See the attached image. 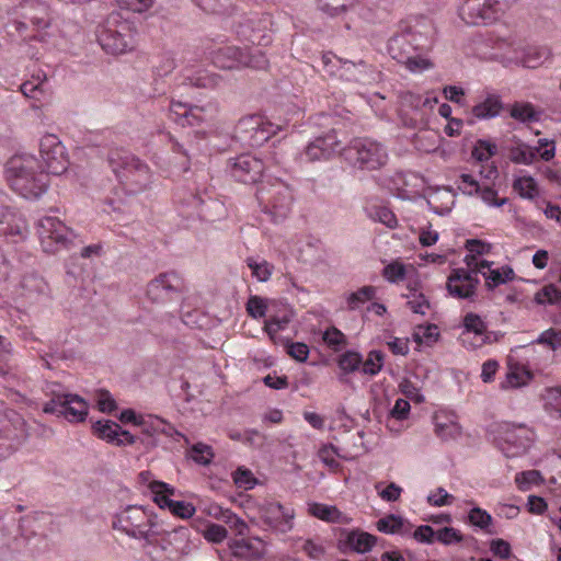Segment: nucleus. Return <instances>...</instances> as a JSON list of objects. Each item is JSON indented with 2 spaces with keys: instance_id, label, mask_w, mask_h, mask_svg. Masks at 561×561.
<instances>
[{
  "instance_id": "1",
  "label": "nucleus",
  "mask_w": 561,
  "mask_h": 561,
  "mask_svg": "<svg viewBox=\"0 0 561 561\" xmlns=\"http://www.w3.org/2000/svg\"><path fill=\"white\" fill-rule=\"evenodd\" d=\"M433 35V23L427 19H421L389 39V54L412 72L430 69L433 65L422 51L431 46Z\"/></svg>"
},
{
  "instance_id": "2",
  "label": "nucleus",
  "mask_w": 561,
  "mask_h": 561,
  "mask_svg": "<svg viewBox=\"0 0 561 561\" xmlns=\"http://www.w3.org/2000/svg\"><path fill=\"white\" fill-rule=\"evenodd\" d=\"M5 175L12 190L24 198H37L48 187V174L32 154L13 156L7 162Z\"/></svg>"
},
{
  "instance_id": "3",
  "label": "nucleus",
  "mask_w": 561,
  "mask_h": 561,
  "mask_svg": "<svg viewBox=\"0 0 561 561\" xmlns=\"http://www.w3.org/2000/svg\"><path fill=\"white\" fill-rule=\"evenodd\" d=\"M108 163L122 187L128 194L144 192L151 183V173L147 164L123 149L111 150Z\"/></svg>"
},
{
  "instance_id": "4",
  "label": "nucleus",
  "mask_w": 561,
  "mask_h": 561,
  "mask_svg": "<svg viewBox=\"0 0 561 561\" xmlns=\"http://www.w3.org/2000/svg\"><path fill=\"white\" fill-rule=\"evenodd\" d=\"M113 528L128 537L152 543L153 535L158 534L157 517L142 506L130 505L117 514L112 523Z\"/></svg>"
},
{
  "instance_id": "5",
  "label": "nucleus",
  "mask_w": 561,
  "mask_h": 561,
  "mask_svg": "<svg viewBox=\"0 0 561 561\" xmlns=\"http://www.w3.org/2000/svg\"><path fill=\"white\" fill-rule=\"evenodd\" d=\"M98 42L101 47L112 55L131 50L135 44L133 25L122 20L118 13H112L98 28Z\"/></svg>"
},
{
  "instance_id": "6",
  "label": "nucleus",
  "mask_w": 561,
  "mask_h": 561,
  "mask_svg": "<svg viewBox=\"0 0 561 561\" xmlns=\"http://www.w3.org/2000/svg\"><path fill=\"white\" fill-rule=\"evenodd\" d=\"M256 198L273 222L283 221L288 217L293 206V193L289 186L282 182L263 183L256 191Z\"/></svg>"
},
{
  "instance_id": "7",
  "label": "nucleus",
  "mask_w": 561,
  "mask_h": 561,
  "mask_svg": "<svg viewBox=\"0 0 561 561\" xmlns=\"http://www.w3.org/2000/svg\"><path fill=\"white\" fill-rule=\"evenodd\" d=\"M343 157L355 167L376 170L386 164L388 153L381 144L369 138H357L343 148Z\"/></svg>"
},
{
  "instance_id": "8",
  "label": "nucleus",
  "mask_w": 561,
  "mask_h": 561,
  "mask_svg": "<svg viewBox=\"0 0 561 561\" xmlns=\"http://www.w3.org/2000/svg\"><path fill=\"white\" fill-rule=\"evenodd\" d=\"M534 439V432L525 424L501 423L495 443L506 457H517L526 453Z\"/></svg>"
},
{
  "instance_id": "9",
  "label": "nucleus",
  "mask_w": 561,
  "mask_h": 561,
  "mask_svg": "<svg viewBox=\"0 0 561 561\" xmlns=\"http://www.w3.org/2000/svg\"><path fill=\"white\" fill-rule=\"evenodd\" d=\"M506 8L504 0H466L459 15L467 24L486 25L496 21Z\"/></svg>"
},
{
  "instance_id": "10",
  "label": "nucleus",
  "mask_w": 561,
  "mask_h": 561,
  "mask_svg": "<svg viewBox=\"0 0 561 561\" xmlns=\"http://www.w3.org/2000/svg\"><path fill=\"white\" fill-rule=\"evenodd\" d=\"M275 134L272 123L260 115H250L241 118L236 128L234 137L244 146L259 147Z\"/></svg>"
},
{
  "instance_id": "11",
  "label": "nucleus",
  "mask_w": 561,
  "mask_h": 561,
  "mask_svg": "<svg viewBox=\"0 0 561 561\" xmlns=\"http://www.w3.org/2000/svg\"><path fill=\"white\" fill-rule=\"evenodd\" d=\"M183 279L174 272L161 273L147 285V297L152 304L165 305L180 297Z\"/></svg>"
},
{
  "instance_id": "12",
  "label": "nucleus",
  "mask_w": 561,
  "mask_h": 561,
  "mask_svg": "<svg viewBox=\"0 0 561 561\" xmlns=\"http://www.w3.org/2000/svg\"><path fill=\"white\" fill-rule=\"evenodd\" d=\"M37 233L45 252H56L68 248L73 232L56 217L46 216L37 224Z\"/></svg>"
},
{
  "instance_id": "13",
  "label": "nucleus",
  "mask_w": 561,
  "mask_h": 561,
  "mask_svg": "<svg viewBox=\"0 0 561 561\" xmlns=\"http://www.w3.org/2000/svg\"><path fill=\"white\" fill-rule=\"evenodd\" d=\"M39 153L46 173L59 175L67 169L65 147L53 134L45 135L39 142Z\"/></svg>"
},
{
  "instance_id": "14",
  "label": "nucleus",
  "mask_w": 561,
  "mask_h": 561,
  "mask_svg": "<svg viewBox=\"0 0 561 561\" xmlns=\"http://www.w3.org/2000/svg\"><path fill=\"white\" fill-rule=\"evenodd\" d=\"M179 202L188 209L190 216L196 215L205 221H215L225 211L224 205L217 199L211 197L204 198L193 192H183L179 195Z\"/></svg>"
},
{
  "instance_id": "15",
  "label": "nucleus",
  "mask_w": 561,
  "mask_h": 561,
  "mask_svg": "<svg viewBox=\"0 0 561 561\" xmlns=\"http://www.w3.org/2000/svg\"><path fill=\"white\" fill-rule=\"evenodd\" d=\"M259 516L270 529L286 534L294 527L295 513L279 502H265L257 507Z\"/></svg>"
},
{
  "instance_id": "16",
  "label": "nucleus",
  "mask_w": 561,
  "mask_h": 561,
  "mask_svg": "<svg viewBox=\"0 0 561 561\" xmlns=\"http://www.w3.org/2000/svg\"><path fill=\"white\" fill-rule=\"evenodd\" d=\"M264 168V161L250 153H243L229 160L231 175L244 184L255 183L261 178Z\"/></svg>"
},
{
  "instance_id": "17",
  "label": "nucleus",
  "mask_w": 561,
  "mask_h": 561,
  "mask_svg": "<svg viewBox=\"0 0 561 561\" xmlns=\"http://www.w3.org/2000/svg\"><path fill=\"white\" fill-rule=\"evenodd\" d=\"M27 436L26 422L16 412H12L9 417L2 420L0 426V443H4V455L14 450Z\"/></svg>"
},
{
  "instance_id": "18",
  "label": "nucleus",
  "mask_w": 561,
  "mask_h": 561,
  "mask_svg": "<svg viewBox=\"0 0 561 561\" xmlns=\"http://www.w3.org/2000/svg\"><path fill=\"white\" fill-rule=\"evenodd\" d=\"M188 539L190 529L187 527L180 526L167 530L158 524V534L153 535L152 543H144L142 547H154L164 552H172L179 551L182 545L187 543Z\"/></svg>"
},
{
  "instance_id": "19",
  "label": "nucleus",
  "mask_w": 561,
  "mask_h": 561,
  "mask_svg": "<svg viewBox=\"0 0 561 561\" xmlns=\"http://www.w3.org/2000/svg\"><path fill=\"white\" fill-rule=\"evenodd\" d=\"M22 10L24 21L16 22L19 31L26 28L28 23L36 30H43L49 25L48 7L42 0H25Z\"/></svg>"
},
{
  "instance_id": "20",
  "label": "nucleus",
  "mask_w": 561,
  "mask_h": 561,
  "mask_svg": "<svg viewBox=\"0 0 561 561\" xmlns=\"http://www.w3.org/2000/svg\"><path fill=\"white\" fill-rule=\"evenodd\" d=\"M479 284L478 277L465 268H456L447 279L448 293L457 298H470Z\"/></svg>"
},
{
  "instance_id": "21",
  "label": "nucleus",
  "mask_w": 561,
  "mask_h": 561,
  "mask_svg": "<svg viewBox=\"0 0 561 561\" xmlns=\"http://www.w3.org/2000/svg\"><path fill=\"white\" fill-rule=\"evenodd\" d=\"M229 548L234 558L243 561H259L265 554L264 542L257 537L251 540H233L229 545Z\"/></svg>"
},
{
  "instance_id": "22",
  "label": "nucleus",
  "mask_w": 561,
  "mask_h": 561,
  "mask_svg": "<svg viewBox=\"0 0 561 561\" xmlns=\"http://www.w3.org/2000/svg\"><path fill=\"white\" fill-rule=\"evenodd\" d=\"M46 80L47 77L45 73L43 76L37 75L33 76L31 80L25 81L20 87L24 96L41 103L39 105L34 104L33 107H39L50 100V92L45 87Z\"/></svg>"
},
{
  "instance_id": "23",
  "label": "nucleus",
  "mask_w": 561,
  "mask_h": 561,
  "mask_svg": "<svg viewBox=\"0 0 561 561\" xmlns=\"http://www.w3.org/2000/svg\"><path fill=\"white\" fill-rule=\"evenodd\" d=\"M58 405L68 404L67 420L69 422H82L88 415V403L78 394H58Z\"/></svg>"
},
{
  "instance_id": "24",
  "label": "nucleus",
  "mask_w": 561,
  "mask_h": 561,
  "mask_svg": "<svg viewBox=\"0 0 561 561\" xmlns=\"http://www.w3.org/2000/svg\"><path fill=\"white\" fill-rule=\"evenodd\" d=\"M243 49L236 46H225L213 53V62L221 69H233L241 66Z\"/></svg>"
},
{
  "instance_id": "25",
  "label": "nucleus",
  "mask_w": 561,
  "mask_h": 561,
  "mask_svg": "<svg viewBox=\"0 0 561 561\" xmlns=\"http://www.w3.org/2000/svg\"><path fill=\"white\" fill-rule=\"evenodd\" d=\"M376 542V536L359 529L348 531L343 541L346 547L357 553H366L370 551Z\"/></svg>"
},
{
  "instance_id": "26",
  "label": "nucleus",
  "mask_w": 561,
  "mask_h": 561,
  "mask_svg": "<svg viewBox=\"0 0 561 561\" xmlns=\"http://www.w3.org/2000/svg\"><path fill=\"white\" fill-rule=\"evenodd\" d=\"M21 288L27 298L48 296L49 294L47 282L36 273L25 274L21 280Z\"/></svg>"
},
{
  "instance_id": "27",
  "label": "nucleus",
  "mask_w": 561,
  "mask_h": 561,
  "mask_svg": "<svg viewBox=\"0 0 561 561\" xmlns=\"http://www.w3.org/2000/svg\"><path fill=\"white\" fill-rule=\"evenodd\" d=\"M503 110L499 95L489 94L482 102L472 107V115L478 119H490L497 116Z\"/></svg>"
},
{
  "instance_id": "28",
  "label": "nucleus",
  "mask_w": 561,
  "mask_h": 561,
  "mask_svg": "<svg viewBox=\"0 0 561 561\" xmlns=\"http://www.w3.org/2000/svg\"><path fill=\"white\" fill-rule=\"evenodd\" d=\"M93 433L101 439L116 446H124L125 442L119 437L121 426L114 421H98L92 425Z\"/></svg>"
},
{
  "instance_id": "29",
  "label": "nucleus",
  "mask_w": 561,
  "mask_h": 561,
  "mask_svg": "<svg viewBox=\"0 0 561 561\" xmlns=\"http://www.w3.org/2000/svg\"><path fill=\"white\" fill-rule=\"evenodd\" d=\"M550 56V51L546 47H528L525 49L519 62L523 67L536 69L540 67Z\"/></svg>"
},
{
  "instance_id": "30",
  "label": "nucleus",
  "mask_w": 561,
  "mask_h": 561,
  "mask_svg": "<svg viewBox=\"0 0 561 561\" xmlns=\"http://www.w3.org/2000/svg\"><path fill=\"white\" fill-rule=\"evenodd\" d=\"M363 357L359 353L347 351L339 357L337 365L342 374L339 376L340 381H345V376L360 368Z\"/></svg>"
},
{
  "instance_id": "31",
  "label": "nucleus",
  "mask_w": 561,
  "mask_h": 561,
  "mask_svg": "<svg viewBox=\"0 0 561 561\" xmlns=\"http://www.w3.org/2000/svg\"><path fill=\"white\" fill-rule=\"evenodd\" d=\"M275 300L268 301L259 296H251L247 302V312L254 319L263 318L271 312V307H276Z\"/></svg>"
},
{
  "instance_id": "32",
  "label": "nucleus",
  "mask_w": 561,
  "mask_h": 561,
  "mask_svg": "<svg viewBox=\"0 0 561 561\" xmlns=\"http://www.w3.org/2000/svg\"><path fill=\"white\" fill-rule=\"evenodd\" d=\"M185 82L192 87L213 89L218 85L219 77L207 70H199L185 77Z\"/></svg>"
},
{
  "instance_id": "33",
  "label": "nucleus",
  "mask_w": 561,
  "mask_h": 561,
  "mask_svg": "<svg viewBox=\"0 0 561 561\" xmlns=\"http://www.w3.org/2000/svg\"><path fill=\"white\" fill-rule=\"evenodd\" d=\"M150 490L153 494V501L160 508H171L173 500L169 499L168 494H173V488L164 482L153 481L150 483Z\"/></svg>"
},
{
  "instance_id": "34",
  "label": "nucleus",
  "mask_w": 561,
  "mask_h": 561,
  "mask_svg": "<svg viewBox=\"0 0 561 561\" xmlns=\"http://www.w3.org/2000/svg\"><path fill=\"white\" fill-rule=\"evenodd\" d=\"M513 188L520 197L534 199L538 194V186L531 176H522L514 181Z\"/></svg>"
},
{
  "instance_id": "35",
  "label": "nucleus",
  "mask_w": 561,
  "mask_h": 561,
  "mask_svg": "<svg viewBox=\"0 0 561 561\" xmlns=\"http://www.w3.org/2000/svg\"><path fill=\"white\" fill-rule=\"evenodd\" d=\"M308 512L312 516L325 522H337L341 516V512L335 506H329L321 503L309 504Z\"/></svg>"
},
{
  "instance_id": "36",
  "label": "nucleus",
  "mask_w": 561,
  "mask_h": 561,
  "mask_svg": "<svg viewBox=\"0 0 561 561\" xmlns=\"http://www.w3.org/2000/svg\"><path fill=\"white\" fill-rule=\"evenodd\" d=\"M383 359L385 355L381 351H370L360 365L362 373L369 376L377 375L383 366Z\"/></svg>"
},
{
  "instance_id": "37",
  "label": "nucleus",
  "mask_w": 561,
  "mask_h": 561,
  "mask_svg": "<svg viewBox=\"0 0 561 561\" xmlns=\"http://www.w3.org/2000/svg\"><path fill=\"white\" fill-rule=\"evenodd\" d=\"M435 433L443 440L456 439L461 434V426L453 420L440 422L436 419Z\"/></svg>"
},
{
  "instance_id": "38",
  "label": "nucleus",
  "mask_w": 561,
  "mask_h": 561,
  "mask_svg": "<svg viewBox=\"0 0 561 561\" xmlns=\"http://www.w3.org/2000/svg\"><path fill=\"white\" fill-rule=\"evenodd\" d=\"M247 264L252 271V275L256 277L259 282H267L274 271V265L265 260L256 261L253 257H249Z\"/></svg>"
},
{
  "instance_id": "39",
  "label": "nucleus",
  "mask_w": 561,
  "mask_h": 561,
  "mask_svg": "<svg viewBox=\"0 0 561 561\" xmlns=\"http://www.w3.org/2000/svg\"><path fill=\"white\" fill-rule=\"evenodd\" d=\"M291 314L289 311H286L282 317L271 314L264 323V331L268 334L271 340L275 341L276 333L279 330H284L287 324L290 322Z\"/></svg>"
},
{
  "instance_id": "40",
  "label": "nucleus",
  "mask_w": 561,
  "mask_h": 561,
  "mask_svg": "<svg viewBox=\"0 0 561 561\" xmlns=\"http://www.w3.org/2000/svg\"><path fill=\"white\" fill-rule=\"evenodd\" d=\"M267 64L268 61L261 49L251 48L243 50L241 66L251 67L254 69H264L266 68Z\"/></svg>"
},
{
  "instance_id": "41",
  "label": "nucleus",
  "mask_w": 561,
  "mask_h": 561,
  "mask_svg": "<svg viewBox=\"0 0 561 561\" xmlns=\"http://www.w3.org/2000/svg\"><path fill=\"white\" fill-rule=\"evenodd\" d=\"M538 305H561V291L552 284L543 286L535 295Z\"/></svg>"
},
{
  "instance_id": "42",
  "label": "nucleus",
  "mask_w": 561,
  "mask_h": 561,
  "mask_svg": "<svg viewBox=\"0 0 561 561\" xmlns=\"http://www.w3.org/2000/svg\"><path fill=\"white\" fill-rule=\"evenodd\" d=\"M377 529L385 534H399L402 533L404 520L401 516L393 514L380 518L377 524Z\"/></svg>"
},
{
  "instance_id": "43",
  "label": "nucleus",
  "mask_w": 561,
  "mask_h": 561,
  "mask_svg": "<svg viewBox=\"0 0 561 561\" xmlns=\"http://www.w3.org/2000/svg\"><path fill=\"white\" fill-rule=\"evenodd\" d=\"M515 276V273L513 268L506 266L503 267L502 271L500 270H490L488 272V275L485 276L486 279V286L489 289H493L494 287H497L499 285L505 284L508 280H512Z\"/></svg>"
},
{
  "instance_id": "44",
  "label": "nucleus",
  "mask_w": 561,
  "mask_h": 561,
  "mask_svg": "<svg viewBox=\"0 0 561 561\" xmlns=\"http://www.w3.org/2000/svg\"><path fill=\"white\" fill-rule=\"evenodd\" d=\"M511 116L524 123L538 121V114L530 103L516 102L511 108Z\"/></svg>"
},
{
  "instance_id": "45",
  "label": "nucleus",
  "mask_w": 561,
  "mask_h": 561,
  "mask_svg": "<svg viewBox=\"0 0 561 561\" xmlns=\"http://www.w3.org/2000/svg\"><path fill=\"white\" fill-rule=\"evenodd\" d=\"M497 152V147L495 144L479 139L476 146L472 149V158H474L479 162L488 161L491 157L495 156Z\"/></svg>"
},
{
  "instance_id": "46",
  "label": "nucleus",
  "mask_w": 561,
  "mask_h": 561,
  "mask_svg": "<svg viewBox=\"0 0 561 561\" xmlns=\"http://www.w3.org/2000/svg\"><path fill=\"white\" fill-rule=\"evenodd\" d=\"M49 394L50 399L44 404L43 411L48 414L62 415L65 419H67L69 405L62 404L61 407H59L57 402V396L69 394V392L61 390L59 387L58 389H51Z\"/></svg>"
},
{
  "instance_id": "47",
  "label": "nucleus",
  "mask_w": 561,
  "mask_h": 561,
  "mask_svg": "<svg viewBox=\"0 0 561 561\" xmlns=\"http://www.w3.org/2000/svg\"><path fill=\"white\" fill-rule=\"evenodd\" d=\"M539 150H533L528 146L519 145L510 150V159L515 163L530 164L536 159Z\"/></svg>"
},
{
  "instance_id": "48",
  "label": "nucleus",
  "mask_w": 561,
  "mask_h": 561,
  "mask_svg": "<svg viewBox=\"0 0 561 561\" xmlns=\"http://www.w3.org/2000/svg\"><path fill=\"white\" fill-rule=\"evenodd\" d=\"M369 216L371 219L383 224L388 228L393 229L398 226V220L394 214L388 207H375L370 210Z\"/></svg>"
},
{
  "instance_id": "49",
  "label": "nucleus",
  "mask_w": 561,
  "mask_h": 561,
  "mask_svg": "<svg viewBox=\"0 0 561 561\" xmlns=\"http://www.w3.org/2000/svg\"><path fill=\"white\" fill-rule=\"evenodd\" d=\"M317 144L327 151H329V157L332 158L336 153L343 154V148L341 147V141L337 140L335 131H330L323 136L317 137Z\"/></svg>"
},
{
  "instance_id": "50",
  "label": "nucleus",
  "mask_w": 561,
  "mask_h": 561,
  "mask_svg": "<svg viewBox=\"0 0 561 561\" xmlns=\"http://www.w3.org/2000/svg\"><path fill=\"white\" fill-rule=\"evenodd\" d=\"M375 293L376 289L373 286H364L357 291L352 293L347 299L348 308L351 310L356 309L360 304L373 299Z\"/></svg>"
},
{
  "instance_id": "51",
  "label": "nucleus",
  "mask_w": 561,
  "mask_h": 561,
  "mask_svg": "<svg viewBox=\"0 0 561 561\" xmlns=\"http://www.w3.org/2000/svg\"><path fill=\"white\" fill-rule=\"evenodd\" d=\"M463 327L467 332H472L478 336L484 335L486 332V324L480 316L469 312L463 318Z\"/></svg>"
},
{
  "instance_id": "52",
  "label": "nucleus",
  "mask_w": 561,
  "mask_h": 561,
  "mask_svg": "<svg viewBox=\"0 0 561 561\" xmlns=\"http://www.w3.org/2000/svg\"><path fill=\"white\" fill-rule=\"evenodd\" d=\"M435 535L436 540L446 546L461 542L463 539L461 533L453 527H443L442 529L435 531Z\"/></svg>"
},
{
  "instance_id": "53",
  "label": "nucleus",
  "mask_w": 561,
  "mask_h": 561,
  "mask_svg": "<svg viewBox=\"0 0 561 561\" xmlns=\"http://www.w3.org/2000/svg\"><path fill=\"white\" fill-rule=\"evenodd\" d=\"M20 234V229L14 225V215L7 210H0V236Z\"/></svg>"
},
{
  "instance_id": "54",
  "label": "nucleus",
  "mask_w": 561,
  "mask_h": 561,
  "mask_svg": "<svg viewBox=\"0 0 561 561\" xmlns=\"http://www.w3.org/2000/svg\"><path fill=\"white\" fill-rule=\"evenodd\" d=\"M287 354L297 362L304 363L308 359L309 347L302 342H286Z\"/></svg>"
},
{
  "instance_id": "55",
  "label": "nucleus",
  "mask_w": 561,
  "mask_h": 561,
  "mask_svg": "<svg viewBox=\"0 0 561 561\" xmlns=\"http://www.w3.org/2000/svg\"><path fill=\"white\" fill-rule=\"evenodd\" d=\"M205 539L210 542L219 543L227 538V529L218 524H208L203 531Z\"/></svg>"
},
{
  "instance_id": "56",
  "label": "nucleus",
  "mask_w": 561,
  "mask_h": 561,
  "mask_svg": "<svg viewBox=\"0 0 561 561\" xmlns=\"http://www.w3.org/2000/svg\"><path fill=\"white\" fill-rule=\"evenodd\" d=\"M211 448L205 444H195L192 447V458L199 465H208L213 458Z\"/></svg>"
},
{
  "instance_id": "57",
  "label": "nucleus",
  "mask_w": 561,
  "mask_h": 561,
  "mask_svg": "<svg viewBox=\"0 0 561 561\" xmlns=\"http://www.w3.org/2000/svg\"><path fill=\"white\" fill-rule=\"evenodd\" d=\"M304 154L307 158V160L310 161V162L330 159L329 151H327L325 149L321 148L319 146V144H317V139L311 141L306 147Z\"/></svg>"
},
{
  "instance_id": "58",
  "label": "nucleus",
  "mask_w": 561,
  "mask_h": 561,
  "mask_svg": "<svg viewBox=\"0 0 561 561\" xmlns=\"http://www.w3.org/2000/svg\"><path fill=\"white\" fill-rule=\"evenodd\" d=\"M323 341L328 346L339 350L340 346L346 343L344 334L336 328L332 327L323 333Z\"/></svg>"
},
{
  "instance_id": "59",
  "label": "nucleus",
  "mask_w": 561,
  "mask_h": 561,
  "mask_svg": "<svg viewBox=\"0 0 561 561\" xmlns=\"http://www.w3.org/2000/svg\"><path fill=\"white\" fill-rule=\"evenodd\" d=\"M468 517L472 525L480 527L481 529L486 528L492 522L491 515L479 507L472 508Z\"/></svg>"
},
{
  "instance_id": "60",
  "label": "nucleus",
  "mask_w": 561,
  "mask_h": 561,
  "mask_svg": "<svg viewBox=\"0 0 561 561\" xmlns=\"http://www.w3.org/2000/svg\"><path fill=\"white\" fill-rule=\"evenodd\" d=\"M161 424H162L161 417L148 415L147 419L142 416V420H141L139 426H141L142 433H145L149 436H154L156 434H159L160 431H163V428H160Z\"/></svg>"
},
{
  "instance_id": "61",
  "label": "nucleus",
  "mask_w": 561,
  "mask_h": 561,
  "mask_svg": "<svg viewBox=\"0 0 561 561\" xmlns=\"http://www.w3.org/2000/svg\"><path fill=\"white\" fill-rule=\"evenodd\" d=\"M233 481L238 488L245 490L252 489L255 484V479L250 470L239 468L233 476Z\"/></svg>"
},
{
  "instance_id": "62",
  "label": "nucleus",
  "mask_w": 561,
  "mask_h": 561,
  "mask_svg": "<svg viewBox=\"0 0 561 561\" xmlns=\"http://www.w3.org/2000/svg\"><path fill=\"white\" fill-rule=\"evenodd\" d=\"M465 260L469 267L468 272L472 273V275L476 277L478 273H481L485 277L488 272L491 270V263L485 260L477 262L473 255H467Z\"/></svg>"
},
{
  "instance_id": "63",
  "label": "nucleus",
  "mask_w": 561,
  "mask_h": 561,
  "mask_svg": "<svg viewBox=\"0 0 561 561\" xmlns=\"http://www.w3.org/2000/svg\"><path fill=\"white\" fill-rule=\"evenodd\" d=\"M382 275L389 282L396 283L404 278L405 268L400 263H391L383 268Z\"/></svg>"
},
{
  "instance_id": "64",
  "label": "nucleus",
  "mask_w": 561,
  "mask_h": 561,
  "mask_svg": "<svg viewBox=\"0 0 561 561\" xmlns=\"http://www.w3.org/2000/svg\"><path fill=\"white\" fill-rule=\"evenodd\" d=\"M170 512L181 518H190L195 513V507L191 503L183 501H173Z\"/></svg>"
}]
</instances>
